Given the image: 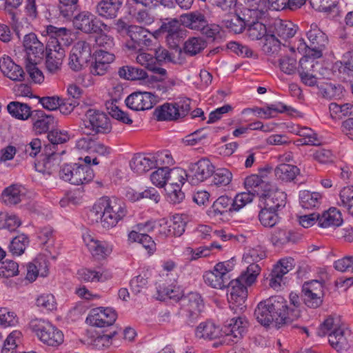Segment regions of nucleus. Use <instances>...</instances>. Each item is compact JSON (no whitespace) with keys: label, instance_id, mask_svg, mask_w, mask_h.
Returning <instances> with one entry per match:
<instances>
[{"label":"nucleus","instance_id":"obj_53","mask_svg":"<svg viewBox=\"0 0 353 353\" xmlns=\"http://www.w3.org/2000/svg\"><path fill=\"white\" fill-rule=\"evenodd\" d=\"M206 41L201 37L189 38L184 43L185 53L192 56L199 53L206 47Z\"/></svg>","mask_w":353,"mask_h":353},{"label":"nucleus","instance_id":"obj_51","mask_svg":"<svg viewBox=\"0 0 353 353\" xmlns=\"http://www.w3.org/2000/svg\"><path fill=\"white\" fill-rule=\"evenodd\" d=\"M223 24L230 32L239 34L245 29L246 22L239 15L233 14L223 20Z\"/></svg>","mask_w":353,"mask_h":353},{"label":"nucleus","instance_id":"obj_20","mask_svg":"<svg viewBox=\"0 0 353 353\" xmlns=\"http://www.w3.org/2000/svg\"><path fill=\"white\" fill-rule=\"evenodd\" d=\"M148 33L146 29L139 26L131 25L128 34L131 41L126 43V47L130 50L139 51L143 45H149L151 41L147 38Z\"/></svg>","mask_w":353,"mask_h":353},{"label":"nucleus","instance_id":"obj_46","mask_svg":"<svg viewBox=\"0 0 353 353\" xmlns=\"http://www.w3.org/2000/svg\"><path fill=\"white\" fill-rule=\"evenodd\" d=\"M294 234L284 228H277L271 234L270 241L274 246L281 247L289 242L294 241Z\"/></svg>","mask_w":353,"mask_h":353},{"label":"nucleus","instance_id":"obj_6","mask_svg":"<svg viewBox=\"0 0 353 353\" xmlns=\"http://www.w3.org/2000/svg\"><path fill=\"white\" fill-rule=\"evenodd\" d=\"M191 100L181 98L173 103H165L155 109L158 121H174L186 116L190 110Z\"/></svg>","mask_w":353,"mask_h":353},{"label":"nucleus","instance_id":"obj_39","mask_svg":"<svg viewBox=\"0 0 353 353\" xmlns=\"http://www.w3.org/2000/svg\"><path fill=\"white\" fill-rule=\"evenodd\" d=\"M77 274L80 281L87 283L103 282L108 279L100 269L83 268L77 271Z\"/></svg>","mask_w":353,"mask_h":353},{"label":"nucleus","instance_id":"obj_22","mask_svg":"<svg viewBox=\"0 0 353 353\" xmlns=\"http://www.w3.org/2000/svg\"><path fill=\"white\" fill-rule=\"evenodd\" d=\"M25 196V188L22 185L12 184L3 190L1 200L6 205L13 206L21 203Z\"/></svg>","mask_w":353,"mask_h":353},{"label":"nucleus","instance_id":"obj_27","mask_svg":"<svg viewBox=\"0 0 353 353\" xmlns=\"http://www.w3.org/2000/svg\"><path fill=\"white\" fill-rule=\"evenodd\" d=\"M123 0H101L96 6V12L105 19H114L122 6Z\"/></svg>","mask_w":353,"mask_h":353},{"label":"nucleus","instance_id":"obj_5","mask_svg":"<svg viewBox=\"0 0 353 353\" xmlns=\"http://www.w3.org/2000/svg\"><path fill=\"white\" fill-rule=\"evenodd\" d=\"M30 328L37 338L50 346H58L63 342V334L51 323L42 319H35L30 322Z\"/></svg>","mask_w":353,"mask_h":353},{"label":"nucleus","instance_id":"obj_50","mask_svg":"<svg viewBox=\"0 0 353 353\" xmlns=\"http://www.w3.org/2000/svg\"><path fill=\"white\" fill-rule=\"evenodd\" d=\"M155 168H162L168 170L170 166L174 164V158L169 150H162L152 153Z\"/></svg>","mask_w":353,"mask_h":353},{"label":"nucleus","instance_id":"obj_55","mask_svg":"<svg viewBox=\"0 0 353 353\" xmlns=\"http://www.w3.org/2000/svg\"><path fill=\"white\" fill-rule=\"evenodd\" d=\"M340 325V321L332 316L327 317L319 326L317 330V334L320 336L328 335L330 332H336L338 330L342 329Z\"/></svg>","mask_w":353,"mask_h":353},{"label":"nucleus","instance_id":"obj_16","mask_svg":"<svg viewBox=\"0 0 353 353\" xmlns=\"http://www.w3.org/2000/svg\"><path fill=\"white\" fill-rule=\"evenodd\" d=\"M117 316V313L112 308L97 307L90 311L87 321L94 326L103 327L112 325Z\"/></svg>","mask_w":353,"mask_h":353},{"label":"nucleus","instance_id":"obj_26","mask_svg":"<svg viewBox=\"0 0 353 353\" xmlns=\"http://www.w3.org/2000/svg\"><path fill=\"white\" fill-rule=\"evenodd\" d=\"M76 148L81 151H85L89 154H98L106 156L110 153V149L103 143L95 141L91 139L81 138L76 143Z\"/></svg>","mask_w":353,"mask_h":353},{"label":"nucleus","instance_id":"obj_60","mask_svg":"<svg viewBox=\"0 0 353 353\" xmlns=\"http://www.w3.org/2000/svg\"><path fill=\"white\" fill-rule=\"evenodd\" d=\"M169 224L174 236H181L185 232L186 225L185 215L179 214L173 215Z\"/></svg>","mask_w":353,"mask_h":353},{"label":"nucleus","instance_id":"obj_24","mask_svg":"<svg viewBox=\"0 0 353 353\" xmlns=\"http://www.w3.org/2000/svg\"><path fill=\"white\" fill-rule=\"evenodd\" d=\"M181 24L190 30L200 31L207 24V17L203 12L195 10L180 16Z\"/></svg>","mask_w":353,"mask_h":353},{"label":"nucleus","instance_id":"obj_41","mask_svg":"<svg viewBox=\"0 0 353 353\" xmlns=\"http://www.w3.org/2000/svg\"><path fill=\"white\" fill-rule=\"evenodd\" d=\"M301 205L305 209H312L318 208L321 203L322 196L319 192L302 190L299 192Z\"/></svg>","mask_w":353,"mask_h":353},{"label":"nucleus","instance_id":"obj_17","mask_svg":"<svg viewBox=\"0 0 353 353\" xmlns=\"http://www.w3.org/2000/svg\"><path fill=\"white\" fill-rule=\"evenodd\" d=\"M23 45L26 53V61H40L44 52L43 44L34 33L26 34Z\"/></svg>","mask_w":353,"mask_h":353},{"label":"nucleus","instance_id":"obj_4","mask_svg":"<svg viewBox=\"0 0 353 353\" xmlns=\"http://www.w3.org/2000/svg\"><path fill=\"white\" fill-rule=\"evenodd\" d=\"M81 107L85 108L83 120L84 132L88 134H107L112 130L110 119L104 112L92 108L83 102Z\"/></svg>","mask_w":353,"mask_h":353},{"label":"nucleus","instance_id":"obj_38","mask_svg":"<svg viewBox=\"0 0 353 353\" xmlns=\"http://www.w3.org/2000/svg\"><path fill=\"white\" fill-rule=\"evenodd\" d=\"M281 44L279 39L275 37V34L270 33L264 39L262 50L269 56H281V52L285 50V46H283L282 48Z\"/></svg>","mask_w":353,"mask_h":353},{"label":"nucleus","instance_id":"obj_42","mask_svg":"<svg viewBox=\"0 0 353 353\" xmlns=\"http://www.w3.org/2000/svg\"><path fill=\"white\" fill-rule=\"evenodd\" d=\"M118 74L121 78L130 81L143 80L148 77L147 72L144 70L131 65L120 68Z\"/></svg>","mask_w":353,"mask_h":353},{"label":"nucleus","instance_id":"obj_3","mask_svg":"<svg viewBox=\"0 0 353 353\" xmlns=\"http://www.w3.org/2000/svg\"><path fill=\"white\" fill-rule=\"evenodd\" d=\"M261 268L252 265L236 279L228 282L229 293L228 299L232 310H243L248 297V286L252 285L256 280Z\"/></svg>","mask_w":353,"mask_h":353},{"label":"nucleus","instance_id":"obj_54","mask_svg":"<svg viewBox=\"0 0 353 353\" xmlns=\"http://www.w3.org/2000/svg\"><path fill=\"white\" fill-rule=\"evenodd\" d=\"M28 244V237L24 234H21L12 240L9 245V250L13 255L20 256L24 252Z\"/></svg>","mask_w":353,"mask_h":353},{"label":"nucleus","instance_id":"obj_63","mask_svg":"<svg viewBox=\"0 0 353 353\" xmlns=\"http://www.w3.org/2000/svg\"><path fill=\"white\" fill-rule=\"evenodd\" d=\"M342 205L353 215V186L343 188L340 192Z\"/></svg>","mask_w":353,"mask_h":353},{"label":"nucleus","instance_id":"obj_15","mask_svg":"<svg viewBox=\"0 0 353 353\" xmlns=\"http://www.w3.org/2000/svg\"><path fill=\"white\" fill-rule=\"evenodd\" d=\"M307 39L310 42V54L313 53L314 57L320 58L322 56V52L328 43V39L326 34L321 30L316 24H312L310 29L307 33Z\"/></svg>","mask_w":353,"mask_h":353},{"label":"nucleus","instance_id":"obj_48","mask_svg":"<svg viewBox=\"0 0 353 353\" xmlns=\"http://www.w3.org/2000/svg\"><path fill=\"white\" fill-rule=\"evenodd\" d=\"M189 176L186 171L180 168H174L168 170L166 186H183Z\"/></svg>","mask_w":353,"mask_h":353},{"label":"nucleus","instance_id":"obj_8","mask_svg":"<svg viewBox=\"0 0 353 353\" xmlns=\"http://www.w3.org/2000/svg\"><path fill=\"white\" fill-rule=\"evenodd\" d=\"M316 57H303L299 61V65L297 71L301 81L307 86L316 85L319 76L322 75V65L316 61Z\"/></svg>","mask_w":353,"mask_h":353},{"label":"nucleus","instance_id":"obj_7","mask_svg":"<svg viewBox=\"0 0 353 353\" xmlns=\"http://www.w3.org/2000/svg\"><path fill=\"white\" fill-rule=\"evenodd\" d=\"M60 177L74 185L87 184L92 181L93 170L88 165H65L59 171Z\"/></svg>","mask_w":353,"mask_h":353},{"label":"nucleus","instance_id":"obj_43","mask_svg":"<svg viewBox=\"0 0 353 353\" xmlns=\"http://www.w3.org/2000/svg\"><path fill=\"white\" fill-rule=\"evenodd\" d=\"M261 224L265 228H273L280 220L277 210L268 208L265 206L260 210L258 215Z\"/></svg>","mask_w":353,"mask_h":353},{"label":"nucleus","instance_id":"obj_9","mask_svg":"<svg viewBox=\"0 0 353 353\" xmlns=\"http://www.w3.org/2000/svg\"><path fill=\"white\" fill-rule=\"evenodd\" d=\"M91 44L86 41H77L71 50L68 65L74 71L81 70L91 58Z\"/></svg>","mask_w":353,"mask_h":353},{"label":"nucleus","instance_id":"obj_30","mask_svg":"<svg viewBox=\"0 0 353 353\" xmlns=\"http://www.w3.org/2000/svg\"><path fill=\"white\" fill-rule=\"evenodd\" d=\"M222 330L214 323L208 321L201 323L195 330V336L205 340H214L221 337Z\"/></svg>","mask_w":353,"mask_h":353},{"label":"nucleus","instance_id":"obj_33","mask_svg":"<svg viewBox=\"0 0 353 353\" xmlns=\"http://www.w3.org/2000/svg\"><path fill=\"white\" fill-rule=\"evenodd\" d=\"M247 325L248 322L245 319L242 317L233 318L228 321L222 331L230 339H239L245 332Z\"/></svg>","mask_w":353,"mask_h":353},{"label":"nucleus","instance_id":"obj_12","mask_svg":"<svg viewBox=\"0 0 353 353\" xmlns=\"http://www.w3.org/2000/svg\"><path fill=\"white\" fill-rule=\"evenodd\" d=\"M181 305L189 321L196 319L203 309V301L201 295L192 292L181 298Z\"/></svg>","mask_w":353,"mask_h":353},{"label":"nucleus","instance_id":"obj_1","mask_svg":"<svg viewBox=\"0 0 353 353\" xmlns=\"http://www.w3.org/2000/svg\"><path fill=\"white\" fill-rule=\"evenodd\" d=\"M299 316L298 310L288 311L287 301L281 296H272L259 302L254 310L256 321L265 327H280Z\"/></svg>","mask_w":353,"mask_h":353},{"label":"nucleus","instance_id":"obj_45","mask_svg":"<svg viewBox=\"0 0 353 353\" xmlns=\"http://www.w3.org/2000/svg\"><path fill=\"white\" fill-rule=\"evenodd\" d=\"M299 173V169L290 164H280L274 170L276 178L286 182L294 180Z\"/></svg>","mask_w":353,"mask_h":353},{"label":"nucleus","instance_id":"obj_59","mask_svg":"<svg viewBox=\"0 0 353 353\" xmlns=\"http://www.w3.org/2000/svg\"><path fill=\"white\" fill-rule=\"evenodd\" d=\"M352 105L350 103H344L339 105L336 103H331L329 106L330 115L333 119H340L344 117H347L352 113Z\"/></svg>","mask_w":353,"mask_h":353},{"label":"nucleus","instance_id":"obj_13","mask_svg":"<svg viewBox=\"0 0 353 353\" xmlns=\"http://www.w3.org/2000/svg\"><path fill=\"white\" fill-rule=\"evenodd\" d=\"M157 97L149 92H135L125 99L126 105L136 111L150 110L157 103Z\"/></svg>","mask_w":353,"mask_h":353},{"label":"nucleus","instance_id":"obj_57","mask_svg":"<svg viewBox=\"0 0 353 353\" xmlns=\"http://www.w3.org/2000/svg\"><path fill=\"white\" fill-rule=\"evenodd\" d=\"M232 199L227 196H219L212 204L210 213L214 216L221 215L230 210Z\"/></svg>","mask_w":353,"mask_h":353},{"label":"nucleus","instance_id":"obj_49","mask_svg":"<svg viewBox=\"0 0 353 353\" xmlns=\"http://www.w3.org/2000/svg\"><path fill=\"white\" fill-rule=\"evenodd\" d=\"M128 238L130 241L141 244L150 254H153L156 250L155 242L146 234L132 231L129 233Z\"/></svg>","mask_w":353,"mask_h":353},{"label":"nucleus","instance_id":"obj_23","mask_svg":"<svg viewBox=\"0 0 353 353\" xmlns=\"http://www.w3.org/2000/svg\"><path fill=\"white\" fill-rule=\"evenodd\" d=\"M0 70L4 76L12 81H22L25 79V72L23 68L9 57L0 59Z\"/></svg>","mask_w":353,"mask_h":353},{"label":"nucleus","instance_id":"obj_35","mask_svg":"<svg viewBox=\"0 0 353 353\" xmlns=\"http://www.w3.org/2000/svg\"><path fill=\"white\" fill-rule=\"evenodd\" d=\"M183 55L181 50L170 52L165 48H159L155 50L154 59H156V62L182 65L185 62V58Z\"/></svg>","mask_w":353,"mask_h":353},{"label":"nucleus","instance_id":"obj_36","mask_svg":"<svg viewBox=\"0 0 353 353\" xmlns=\"http://www.w3.org/2000/svg\"><path fill=\"white\" fill-rule=\"evenodd\" d=\"M309 1L314 10L326 13L330 18L334 19L339 14L337 0H309Z\"/></svg>","mask_w":353,"mask_h":353},{"label":"nucleus","instance_id":"obj_47","mask_svg":"<svg viewBox=\"0 0 353 353\" xmlns=\"http://www.w3.org/2000/svg\"><path fill=\"white\" fill-rule=\"evenodd\" d=\"M296 134L301 137L297 142L301 145H319L321 141L318 139L317 134L313 130L306 127H298L295 131Z\"/></svg>","mask_w":353,"mask_h":353},{"label":"nucleus","instance_id":"obj_28","mask_svg":"<svg viewBox=\"0 0 353 353\" xmlns=\"http://www.w3.org/2000/svg\"><path fill=\"white\" fill-rule=\"evenodd\" d=\"M272 29L269 32L284 41L293 37L296 32V27L291 21L281 19H276L272 26Z\"/></svg>","mask_w":353,"mask_h":353},{"label":"nucleus","instance_id":"obj_31","mask_svg":"<svg viewBox=\"0 0 353 353\" xmlns=\"http://www.w3.org/2000/svg\"><path fill=\"white\" fill-rule=\"evenodd\" d=\"M33 119L32 128L36 134L47 132L56 123L52 114H46L43 111H37Z\"/></svg>","mask_w":353,"mask_h":353},{"label":"nucleus","instance_id":"obj_37","mask_svg":"<svg viewBox=\"0 0 353 353\" xmlns=\"http://www.w3.org/2000/svg\"><path fill=\"white\" fill-rule=\"evenodd\" d=\"M343 223L341 212L335 208H331L319 216V225L322 228L338 227Z\"/></svg>","mask_w":353,"mask_h":353},{"label":"nucleus","instance_id":"obj_21","mask_svg":"<svg viewBox=\"0 0 353 353\" xmlns=\"http://www.w3.org/2000/svg\"><path fill=\"white\" fill-rule=\"evenodd\" d=\"M65 57V50L61 47H54L51 46L47 47V55L46 60V67L47 70L51 74H55L61 70L63 58Z\"/></svg>","mask_w":353,"mask_h":353},{"label":"nucleus","instance_id":"obj_40","mask_svg":"<svg viewBox=\"0 0 353 353\" xmlns=\"http://www.w3.org/2000/svg\"><path fill=\"white\" fill-rule=\"evenodd\" d=\"M60 157L41 155V158L35 163V169L43 174H51L59 166Z\"/></svg>","mask_w":353,"mask_h":353},{"label":"nucleus","instance_id":"obj_29","mask_svg":"<svg viewBox=\"0 0 353 353\" xmlns=\"http://www.w3.org/2000/svg\"><path fill=\"white\" fill-rule=\"evenodd\" d=\"M152 153L147 154H137L130 162L131 170L137 173L143 174L155 168Z\"/></svg>","mask_w":353,"mask_h":353},{"label":"nucleus","instance_id":"obj_44","mask_svg":"<svg viewBox=\"0 0 353 353\" xmlns=\"http://www.w3.org/2000/svg\"><path fill=\"white\" fill-rule=\"evenodd\" d=\"M8 112L14 118L26 120L31 115L30 108L26 103L12 101L7 105Z\"/></svg>","mask_w":353,"mask_h":353},{"label":"nucleus","instance_id":"obj_25","mask_svg":"<svg viewBox=\"0 0 353 353\" xmlns=\"http://www.w3.org/2000/svg\"><path fill=\"white\" fill-rule=\"evenodd\" d=\"M96 17L92 13L84 11L77 14L73 19L74 27L87 34L96 33L98 26L96 24Z\"/></svg>","mask_w":353,"mask_h":353},{"label":"nucleus","instance_id":"obj_64","mask_svg":"<svg viewBox=\"0 0 353 353\" xmlns=\"http://www.w3.org/2000/svg\"><path fill=\"white\" fill-rule=\"evenodd\" d=\"M21 333L15 330L11 332L6 339L1 350L2 353H12L20 342Z\"/></svg>","mask_w":353,"mask_h":353},{"label":"nucleus","instance_id":"obj_14","mask_svg":"<svg viewBox=\"0 0 353 353\" xmlns=\"http://www.w3.org/2000/svg\"><path fill=\"white\" fill-rule=\"evenodd\" d=\"M83 240L92 255L98 259L106 258L112 252L111 244L98 240L89 232L83 234Z\"/></svg>","mask_w":353,"mask_h":353},{"label":"nucleus","instance_id":"obj_34","mask_svg":"<svg viewBox=\"0 0 353 353\" xmlns=\"http://www.w3.org/2000/svg\"><path fill=\"white\" fill-rule=\"evenodd\" d=\"M244 185L248 192L254 193L261 196L264 192L270 186V184L263 180L257 174H252L247 176L244 181Z\"/></svg>","mask_w":353,"mask_h":353},{"label":"nucleus","instance_id":"obj_32","mask_svg":"<svg viewBox=\"0 0 353 353\" xmlns=\"http://www.w3.org/2000/svg\"><path fill=\"white\" fill-rule=\"evenodd\" d=\"M350 337V330L343 327L336 332L329 334L328 341L330 345L336 351L346 350L349 347V339Z\"/></svg>","mask_w":353,"mask_h":353},{"label":"nucleus","instance_id":"obj_61","mask_svg":"<svg viewBox=\"0 0 353 353\" xmlns=\"http://www.w3.org/2000/svg\"><path fill=\"white\" fill-rule=\"evenodd\" d=\"M213 174L212 182L218 187L226 186L232 181V174L226 168H219Z\"/></svg>","mask_w":353,"mask_h":353},{"label":"nucleus","instance_id":"obj_52","mask_svg":"<svg viewBox=\"0 0 353 353\" xmlns=\"http://www.w3.org/2000/svg\"><path fill=\"white\" fill-rule=\"evenodd\" d=\"M265 257V253L262 247L257 246L249 249L243 256V261L245 264H249L247 268H250L252 265L260 267L256 263Z\"/></svg>","mask_w":353,"mask_h":353},{"label":"nucleus","instance_id":"obj_2","mask_svg":"<svg viewBox=\"0 0 353 353\" xmlns=\"http://www.w3.org/2000/svg\"><path fill=\"white\" fill-rule=\"evenodd\" d=\"M125 204L115 197L102 196L90 211L91 221L99 223L101 228L109 230L117 226L127 214Z\"/></svg>","mask_w":353,"mask_h":353},{"label":"nucleus","instance_id":"obj_56","mask_svg":"<svg viewBox=\"0 0 353 353\" xmlns=\"http://www.w3.org/2000/svg\"><path fill=\"white\" fill-rule=\"evenodd\" d=\"M254 197V193L244 192L237 194L232 200L230 211H239L247 204L251 203Z\"/></svg>","mask_w":353,"mask_h":353},{"label":"nucleus","instance_id":"obj_62","mask_svg":"<svg viewBox=\"0 0 353 353\" xmlns=\"http://www.w3.org/2000/svg\"><path fill=\"white\" fill-rule=\"evenodd\" d=\"M21 225V221L15 214L0 213V228L14 230Z\"/></svg>","mask_w":353,"mask_h":353},{"label":"nucleus","instance_id":"obj_10","mask_svg":"<svg viewBox=\"0 0 353 353\" xmlns=\"http://www.w3.org/2000/svg\"><path fill=\"white\" fill-rule=\"evenodd\" d=\"M228 265L224 262L216 264L212 270L205 272L203 279L205 283L216 289H223L228 286L229 282Z\"/></svg>","mask_w":353,"mask_h":353},{"label":"nucleus","instance_id":"obj_11","mask_svg":"<svg viewBox=\"0 0 353 353\" xmlns=\"http://www.w3.org/2000/svg\"><path fill=\"white\" fill-rule=\"evenodd\" d=\"M214 172V166L206 158L199 160L196 163L191 164L189 169V182L196 185L210 178Z\"/></svg>","mask_w":353,"mask_h":353},{"label":"nucleus","instance_id":"obj_58","mask_svg":"<svg viewBox=\"0 0 353 353\" xmlns=\"http://www.w3.org/2000/svg\"><path fill=\"white\" fill-rule=\"evenodd\" d=\"M269 34L266 26L259 21L253 22L248 28V35L252 40L264 39Z\"/></svg>","mask_w":353,"mask_h":353},{"label":"nucleus","instance_id":"obj_19","mask_svg":"<svg viewBox=\"0 0 353 353\" xmlns=\"http://www.w3.org/2000/svg\"><path fill=\"white\" fill-rule=\"evenodd\" d=\"M261 203L268 208L277 210L280 207L285 206L286 194L284 192L278 189H272V185L267 189L260 196Z\"/></svg>","mask_w":353,"mask_h":353},{"label":"nucleus","instance_id":"obj_18","mask_svg":"<svg viewBox=\"0 0 353 353\" xmlns=\"http://www.w3.org/2000/svg\"><path fill=\"white\" fill-rule=\"evenodd\" d=\"M44 32L51 39L48 47L51 46L52 48H54V47L63 48L68 46L70 43V32L65 28H57L49 25L46 27V30H43V33Z\"/></svg>","mask_w":353,"mask_h":353}]
</instances>
